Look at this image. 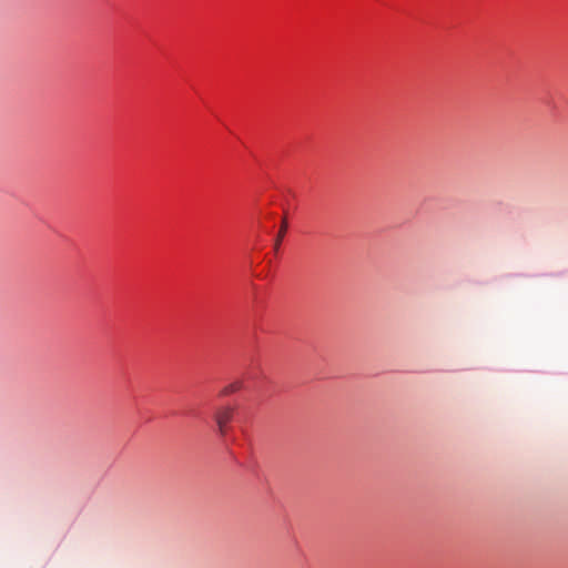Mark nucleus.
<instances>
[{"label":"nucleus","mask_w":568,"mask_h":568,"mask_svg":"<svg viewBox=\"0 0 568 568\" xmlns=\"http://www.w3.org/2000/svg\"><path fill=\"white\" fill-rule=\"evenodd\" d=\"M286 229H287V224H286V222H285V221H283V223H282V225H281V229H280V231H278V234H277L276 241H275V245H274L275 250H277V248H278V246H280V244H281V242H282V240H283V237H284V235H285V233H286Z\"/></svg>","instance_id":"nucleus-3"},{"label":"nucleus","mask_w":568,"mask_h":568,"mask_svg":"<svg viewBox=\"0 0 568 568\" xmlns=\"http://www.w3.org/2000/svg\"><path fill=\"white\" fill-rule=\"evenodd\" d=\"M232 417L233 408L231 406H224L216 410L214 418L221 435H225L226 424L232 419Z\"/></svg>","instance_id":"nucleus-1"},{"label":"nucleus","mask_w":568,"mask_h":568,"mask_svg":"<svg viewBox=\"0 0 568 568\" xmlns=\"http://www.w3.org/2000/svg\"><path fill=\"white\" fill-rule=\"evenodd\" d=\"M241 387H242V383L241 382L231 383V384L226 385L225 387H223L221 389L220 395L221 396H227V395H230L232 393L237 392Z\"/></svg>","instance_id":"nucleus-2"}]
</instances>
